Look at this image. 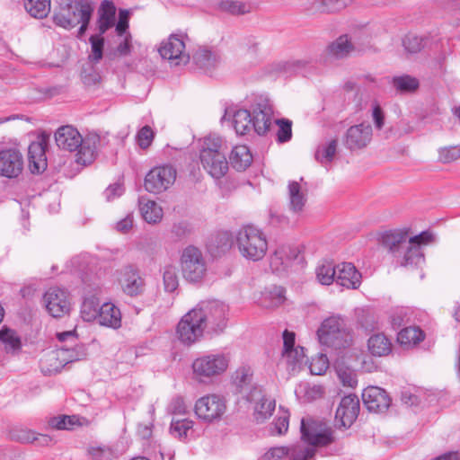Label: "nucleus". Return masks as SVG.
Here are the masks:
<instances>
[{
  "label": "nucleus",
  "mask_w": 460,
  "mask_h": 460,
  "mask_svg": "<svg viewBox=\"0 0 460 460\" xmlns=\"http://www.w3.org/2000/svg\"><path fill=\"white\" fill-rule=\"evenodd\" d=\"M433 234L423 231L420 234L409 237L407 232L388 231L381 238L382 245L393 255L394 261L405 268L421 267L425 262L421 245L433 241Z\"/></svg>",
  "instance_id": "obj_1"
},
{
  "label": "nucleus",
  "mask_w": 460,
  "mask_h": 460,
  "mask_svg": "<svg viewBox=\"0 0 460 460\" xmlns=\"http://www.w3.org/2000/svg\"><path fill=\"white\" fill-rule=\"evenodd\" d=\"M301 438L309 446L296 444L288 447V460H314L315 447H326L333 442L332 431L314 420H301Z\"/></svg>",
  "instance_id": "obj_2"
},
{
  "label": "nucleus",
  "mask_w": 460,
  "mask_h": 460,
  "mask_svg": "<svg viewBox=\"0 0 460 460\" xmlns=\"http://www.w3.org/2000/svg\"><path fill=\"white\" fill-rule=\"evenodd\" d=\"M235 242L242 256L252 261L263 259L268 250L264 233L254 226L248 225L240 228Z\"/></svg>",
  "instance_id": "obj_3"
},
{
  "label": "nucleus",
  "mask_w": 460,
  "mask_h": 460,
  "mask_svg": "<svg viewBox=\"0 0 460 460\" xmlns=\"http://www.w3.org/2000/svg\"><path fill=\"white\" fill-rule=\"evenodd\" d=\"M319 341L335 349L347 348L350 345L352 336L343 318L332 315L326 318L317 331Z\"/></svg>",
  "instance_id": "obj_4"
},
{
  "label": "nucleus",
  "mask_w": 460,
  "mask_h": 460,
  "mask_svg": "<svg viewBox=\"0 0 460 460\" xmlns=\"http://www.w3.org/2000/svg\"><path fill=\"white\" fill-rule=\"evenodd\" d=\"M180 264L183 279L192 284L201 283L208 272V261L202 251L195 245L186 246L181 254Z\"/></svg>",
  "instance_id": "obj_5"
},
{
  "label": "nucleus",
  "mask_w": 460,
  "mask_h": 460,
  "mask_svg": "<svg viewBox=\"0 0 460 460\" xmlns=\"http://www.w3.org/2000/svg\"><path fill=\"white\" fill-rule=\"evenodd\" d=\"M208 332L218 334L226 327L228 306L218 300L202 301L193 308Z\"/></svg>",
  "instance_id": "obj_6"
},
{
  "label": "nucleus",
  "mask_w": 460,
  "mask_h": 460,
  "mask_svg": "<svg viewBox=\"0 0 460 460\" xmlns=\"http://www.w3.org/2000/svg\"><path fill=\"white\" fill-rule=\"evenodd\" d=\"M93 6L89 0L68 1L54 13L53 21L56 25L70 30L80 23L84 14H93Z\"/></svg>",
  "instance_id": "obj_7"
},
{
  "label": "nucleus",
  "mask_w": 460,
  "mask_h": 460,
  "mask_svg": "<svg viewBox=\"0 0 460 460\" xmlns=\"http://www.w3.org/2000/svg\"><path fill=\"white\" fill-rule=\"evenodd\" d=\"M228 362L227 357L221 353L200 356L192 362L193 376L199 383H206L223 374L228 367Z\"/></svg>",
  "instance_id": "obj_8"
},
{
  "label": "nucleus",
  "mask_w": 460,
  "mask_h": 460,
  "mask_svg": "<svg viewBox=\"0 0 460 460\" xmlns=\"http://www.w3.org/2000/svg\"><path fill=\"white\" fill-rule=\"evenodd\" d=\"M205 330L202 318L191 309L178 323L176 336L183 345L191 346L202 339Z\"/></svg>",
  "instance_id": "obj_9"
},
{
  "label": "nucleus",
  "mask_w": 460,
  "mask_h": 460,
  "mask_svg": "<svg viewBox=\"0 0 460 460\" xmlns=\"http://www.w3.org/2000/svg\"><path fill=\"white\" fill-rule=\"evenodd\" d=\"M194 411L199 420L211 423L221 420L226 411V402L219 394H208L197 400Z\"/></svg>",
  "instance_id": "obj_10"
},
{
  "label": "nucleus",
  "mask_w": 460,
  "mask_h": 460,
  "mask_svg": "<svg viewBox=\"0 0 460 460\" xmlns=\"http://www.w3.org/2000/svg\"><path fill=\"white\" fill-rule=\"evenodd\" d=\"M176 175V169L172 165L156 166L146 175L144 187L150 193H161L174 183Z\"/></svg>",
  "instance_id": "obj_11"
},
{
  "label": "nucleus",
  "mask_w": 460,
  "mask_h": 460,
  "mask_svg": "<svg viewBox=\"0 0 460 460\" xmlns=\"http://www.w3.org/2000/svg\"><path fill=\"white\" fill-rule=\"evenodd\" d=\"M161 57L167 59L171 66L186 65L190 61V55L185 50L183 34H172L161 43L159 48Z\"/></svg>",
  "instance_id": "obj_12"
},
{
  "label": "nucleus",
  "mask_w": 460,
  "mask_h": 460,
  "mask_svg": "<svg viewBox=\"0 0 460 460\" xmlns=\"http://www.w3.org/2000/svg\"><path fill=\"white\" fill-rule=\"evenodd\" d=\"M24 167V158L17 147L0 150V176L7 179L18 178Z\"/></svg>",
  "instance_id": "obj_13"
},
{
  "label": "nucleus",
  "mask_w": 460,
  "mask_h": 460,
  "mask_svg": "<svg viewBox=\"0 0 460 460\" xmlns=\"http://www.w3.org/2000/svg\"><path fill=\"white\" fill-rule=\"evenodd\" d=\"M43 303L48 313L55 318L67 314L71 307L67 292L57 287L50 288L45 292Z\"/></svg>",
  "instance_id": "obj_14"
},
{
  "label": "nucleus",
  "mask_w": 460,
  "mask_h": 460,
  "mask_svg": "<svg viewBox=\"0 0 460 460\" xmlns=\"http://www.w3.org/2000/svg\"><path fill=\"white\" fill-rule=\"evenodd\" d=\"M49 135L41 133L28 147L29 167L32 173H40L47 168L46 149Z\"/></svg>",
  "instance_id": "obj_15"
},
{
  "label": "nucleus",
  "mask_w": 460,
  "mask_h": 460,
  "mask_svg": "<svg viewBox=\"0 0 460 460\" xmlns=\"http://www.w3.org/2000/svg\"><path fill=\"white\" fill-rule=\"evenodd\" d=\"M373 129L368 123L349 127L344 136V146L349 150L362 149L371 141Z\"/></svg>",
  "instance_id": "obj_16"
},
{
  "label": "nucleus",
  "mask_w": 460,
  "mask_h": 460,
  "mask_svg": "<svg viewBox=\"0 0 460 460\" xmlns=\"http://www.w3.org/2000/svg\"><path fill=\"white\" fill-rule=\"evenodd\" d=\"M199 158L203 168L215 179L222 178L228 171L225 152L214 153L210 149L200 150Z\"/></svg>",
  "instance_id": "obj_17"
},
{
  "label": "nucleus",
  "mask_w": 460,
  "mask_h": 460,
  "mask_svg": "<svg viewBox=\"0 0 460 460\" xmlns=\"http://www.w3.org/2000/svg\"><path fill=\"white\" fill-rule=\"evenodd\" d=\"M362 400L367 409L376 413L386 411L391 404V398L388 394L377 386H369L364 389Z\"/></svg>",
  "instance_id": "obj_18"
},
{
  "label": "nucleus",
  "mask_w": 460,
  "mask_h": 460,
  "mask_svg": "<svg viewBox=\"0 0 460 460\" xmlns=\"http://www.w3.org/2000/svg\"><path fill=\"white\" fill-rule=\"evenodd\" d=\"M359 412V400L355 394L344 396L336 410L335 419L345 428L350 427Z\"/></svg>",
  "instance_id": "obj_19"
},
{
  "label": "nucleus",
  "mask_w": 460,
  "mask_h": 460,
  "mask_svg": "<svg viewBox=\"0 0 460 460\" xmlns=\"http://www.w3.org/2000/svg\"><path fill=\"white\" fill-rule=\"evenodd\" d=\"M353 51H355V46L349 36L347 34L341 35L326 47L323 62L328 63L332 60L346 58Z\"/></svg>",
  "instance_id": "obj_20"
},
{
  "label": "nucleus",
  "mask_w": 460,
  "mask_h": 460,
  "mask_svg": "<svg viewBox=\"0 0 460 460\" xmlns=\"http://www.w3.org/2000/svg\"><path fill=\"white\" fill-rule=\"evenodd\" d=\"M252 128L260 136L265 135L272 121L273 111L271 106L264 102L258 103L252 110Z\"/></svg>",
  "instance_id": "obj_21"
},
{
  "label": "nucleus",
  "mask_w": 460,
  "mask_h": 460,
  "mask_svg": "<svg viewBox=\"0 0 460 460\" xmlns=\"http://www.w3.org/2000/svg\"><path fill=\"white\" fill-rule=\"evenodd\" d=\"M83 140L79 131L70 125L60 127L55 133L57 146L69 152L77 150Z\"/></svg>",
  "instance_id": "obj_22"
},
{
  "label": "nucleus",
  "mask_w": 460,
  "mask_h": 460,
  "mask_svg": "<svg viewBox=\"0 0 460 460\" xmlns=\"http://www.w3.org/2000/svg\"><path fill=\"white\" fill-rule=\"evenodd\" d=\"M336 283L347 288L356 289L361 283V274L350 262L337 265Z\"/></svg>",
  "instance_id": "obj_23"
},
{
  "label": "nucleus",
  "mask_w": 460,
  "mask_h": 460,
  "mask_svg": "<svg viewBox=\"0 0 460 460\" xmlns=\"http://www.w3.org/2000/svg\"><path fill=\"white\" fill-rule=\"evenodd\" d=\"M122 290L130 296L140 295L144 290V280L139 273L131 266H128L123 270L120 279Z\"/></svg>",
  "instance_id": "obj_24"
},
{
  "label": "nucleus",
  "mask_w": 460,
  "mask_h": 460,
  "mask_svg": "<svg viewBox=\"0 0 460 460\" xmlns=\"http://www.w3.org/2000/svg\"><path fill=\"white\" fill-rule=\"evenodd\" d=\"M230 120L237 135H246L252 128V114L247 110L232 111L226 109L222 120Z\"/></svg>",
  "instance_id": "obj_25"
},
{
  "label": "nucleus",
  "mask_w": 460,
  "mask_h": 460,
  "mask_svg": "<svg viewBox=\"0 0 460 460\" xmlns=\"http://www.w3.org/2000/svg\"><path fill=\"white\" fill-rule=\"evenodd\" d=\"M116 7L111 1L104 0L98 9L97 30L98 34L102 36L108 30L115 25Z\"/></svg>",
  "instance_id": "obj_26"
},
{
  "label": "nucleus",
  "mask_w": 460,
  "mask_h": 460,
  "mask_svg": "<svg viewBox=\"0 0 460 460\" xmlns=\"http://www.w3.org/2000/svg\"><path fill=\"white\" fill-rule=\"evenodd\" d=\"M97 323L100 325L118 329L121 325V314L119 309L112 303H104L101 305Z\"/></svg>",
  "instance_id": "obj_27"
},
{
  "label": "nucleus",
  "mask_w": 460,
  "mask_h": 460,
  "mask_svg": "<svg viewBox=\"0 0 460 460\" xmlns=\"http://www.w3.org/2000/svg\"><path fill=\"white\" fill-rule=\"evenodd\" d=\"M86 353L83 346H75L72 348L61 347L55 352L49 355V360H59L60 364L65 366L67 363L78 361L84 358Z\"/></svg>",
  "instance_id": "obj_28"
},
{
  "label": "nucleus",
  "mask_w": 460,
  "mask_h": 460,
  "mask_svg": "<svg viewBox=\"0 0 460 460\" xmlns=\"http://www.w3.org/2000/svg\"><path fill=\"white\" fill-rule=\"evenodd\" d=\"M299 251L296 248L289 246H281L274 252L270 257V267L273 270H280V267L283 269L288 266L290 261L296 260L298 256Z\"/></svg>",
  "instance_id": "obj_29"
},
{
  "label": "nucleus",
  "mask_w": 460,
  "mask_h": 460,
  "mask_svg": "<svg viewBox=\"0 0 460 460\" xmlns=\"http://www.w3.org/2000/svg\"><path fill=\"white\" fill-rule=\"evenodd\" d=\"M232 246V237L228 232H219L212 235L208 242V252L214 257L220 256Z\"/></svg>",
  "instance_id": "obj_30"
},
{
  "label": "nucleus",
  "mask_w": 460,
  "mask_h": 460,
  "mask_svg": "<svg viewBox=\"0 0 460 460\" xmlns=\"http://www.w3.org/2000/svg\"><path fill=\"white\" fill-rule=\"evenodd\" d=\"M230 164L239 172L246 170L252 162V155L246 146H236L229 156Z\"/></svg>",
  "instance_id": "obj_31"
},
{
  "label": "nucleus",
  "mask_w": 460,
  "mask_h": 460,
  "mask_svg": "<svg viewBox=\"0 0 460 460\" xmlns=\"http://www.w3.org/2000/svg\"><path fill=\"white\" fill-rule=\"evenodd\" d=\"M288 199L290 209L295 213H299L307 200L306 190H303L297 181H290L288 183Z\"/></svg>",
  "instance_id": "obj_32"
},
{
  "label": "nucleus",
  "mask_w": 460,
  "mask_h": 460,
  "mask_svg": "<svg viewBox=\"0 0 460 460\" xmlns=\"http://www.w3.org/2000/svg\"><path fill=\"white\" fill-rule=\"evenodd\" d=\"M139 209L145 221L149 224H156L163 217L162 208L155 201L144 197L139 199Z\"/></svg>",
  "instance_id": "obj_33"
},
{
  "label": "nucleus",
  "mask_w": 460,
  "mask_h": 460,
  "mask_svg": "<svg viewBox=\"0 0 460 460\" xmlns=\"http://www.w3.org/2000/svg\"><path fill=\"white\" fill-rule=\"evenodd\" d=\"M193 58L197 66L207 74L211 73L220 63L219 56L208 49H199Z\"/></svg>",
  "instance_id": "obj_34"
},
{
  "label": "nucleus",
  "mask_w": 460,
  "mask_h": 460,
  "mask_svg": "<svg viewBox=\"0 0 460 460\" xmlns=\"http://www.w3.org/2000/svg\"><path fill=\"white\" fill-rule=\"evenodd\" d=\"M367 346L370 353L374 356L383 357L392 351L391 341L382 333L372 335L368 339Z\"/></svg>",
  "instance_id": "obj_35"
},
{
  "label": "nucleus",
  "mask_w": 460,
  "mask_h": 460,
  "mask_svg": "<svg viewBox=\"0 0 460 460\" xmlns=\"http://www.w3.org/2000/svg\"><path fill=\"white\" fill-rule=\"evenodd\" d=\"M285 290L282 287L273 286L265 288L261 296V305L265 307H275L284 303Z\"/></svg>",
  "instance_id": "obj_36"
},
{
  "label": "nucleus",
  "mask_w": 460,
  "mask_h": 460,
  "mask_svg": "<svg viewBox=\"0 0 460 460\" xmlns=\"http://www.w3.org/2000/svg\"><path fill=\"white\" fill-rule=\"evenodd\" d=\"M76 154V163L82 165H87L93 162L96 155V145L94 138H85L79 146Z\"/></svg>",
  "instance_id": "obj_37"
},
{
  "label": "nucleus",
  "mask_w": 460,
  "mask_h": 460,
  "mask_svg": "<svg viewBox=\"0 0 460 460\" xmlns=\"http://www.w3.org/2000/svg\"><path fill=\"white\" fill-rule=\"evenodd\" d=\"M424 332L420 328L411 326L401 330L397 335V341L401 345L411 346L424 340Z\"/></svg>",
  "instance_id": "obj_38"
},
{
  "label": "nucleus",
  "mask_w": 460,
  "mask_h": 460,
  "mask_svg": "<svg viewBox=\"0 0 460 460\" xmlns=\"http://www.w3.org/2000/svg\"><path fill=\"white\" fill-rule=\"evenodd\" d=\"M24 8L31 17L43 19L50 12V0H25Z\"/></svg>",
  "instance_id": "obj_39"
},
{
  "label": "nucleus",
  "mask_w": 460,
  "mask_h": 460,
  "mask_svg": "<svg viewBox=\"0 0 460 460\" xmlns=\"http://www.w3.org/2000/svg\"><path fill=\"white\" fill-rule=\"evenodd\" d=\"M338 140L336 138L320 145L315 151V159L323 165L331 164L337 151Z\"/></svg>",
  "instance_id": "obj_40"
},
{
  "label": "nucleus",
  "mask_w": 460,
  "mask_h": 460,
  "mask_svg": "<svg viewBox=\"0 0 460 460\" xmlns=\"http://www.w3.org/2000/svg\"><path fill=\"white\" fill-rule=\"evenodd\" d=\"M0 341L5 345V351L7 353H15L22 347L21 339L13 330L7 327H3L0 330Z\"/></svg>",
  "instance_id": "obj_41"
},
{
  "label": "nucleus",
  "mask_w": 460,
  "mask_h": 460,
  "mask_svg": "<svg viewBox=\"0 0 460 460\" xmlns=\"http://www.w3.org/2000/svg\"><path fill=\"white\" fill-rule=\"evenodd\" d=\"M163 284L165 292L172 293L179 287L178 270L172 264L165 265L162 270Z\"/></svg>",
  "instance_id": "obj_42"
},
{
  "label": "nucleus",
  "mask_w": 460,
  "mask_h": 460,
  "mask_svg": "<svg viewBox=\"0 0 460 460\" xmlns=\"http://www.w3.org/2000/svg\"><path fill=\"white\" fill-rule=\"evenodd\" d=\"M392 84L396 91L402 93H412L420 86L419 80L409 75L394 76Z\"/></svg>",
  "instance_id": "obj_43"
},
{
  "label": "nucleus",
  "mask_w": 460,
  "mask_h": 460,
  "mask_svg": "<svg viewBox=\"0 0 460 460\" xmlns=\"http://www.w3.org/2000/svg\"><path fill=\"white\" fill-rule=\"evenodd\" d=\"M337 265L331 261H324L318 265L315 273L318 281L323 285H330L336 280Z\"/></svg>",
  "instance_id": "obj_44"
},
{
  "label": "nucleus",
  "mask_w": 460,
  "mask_h": 460,
  "mask_svg": "<svg viewBox=\"0 0 460 460\" xmlns=\"http://www.w3.org/2000/svg\"><path fill=\"white\" fill-rule=\"evenodd\" d=\"M275 401L261 397L254 408V418L257 422H264L275 410Z\"/></svg>",
  "instance_id": "obj_45"
},
{
  "label": "nucleus",
  "mask_w": 460,
  "mask_h": 460,
  "mask_svg": "<svg viewBox=\"0 0 460 460\" xmlns=\"http://www.w3.org/2000/svg\"><path fill=\"white\" fill-rule=\"evenodd\" d=\"M100 307L99 301L96 297L91 296L85 298L81 306L82 318L86 322H97Z\"/></svg>",
  "instance_id": "obj_46"
},
{
  "label": "nucleus",
  "mask_w": 460,
  "mask_h": 460,
  "mask_svg": "<svg viewBox=\"0 0 460 460\" xmlns=\"http://www.w3.org/2000/svg\"><path fill=\"white\" fill-rule=\"evenodd\" d=\"M193 421L188 419L173 418L171 423L170 431L172 435L179 438L187 437V433L192 429Z\"/></svg>",
  "instance_id": "obj_47"
},
{
  "label": "nucleus",
  "mask_w": 460,
  "mask_h": 460,
  "mask_svg": "<svg viewBox=\"0 0 460 460\" xmlns=\"http://www.w3.org/2000/svg\"><path fill=\"white\" fill-rule=\"evenodd\" d=\"M221 11L231 14H243L249 12V6L239 1L223 0L218 4Z\"/></svg>",
  "instance_id": "obj_48"
},
{
  "label": "nucleus",
  "mask_w": 460,
  "mask_h": 460,
  "mask_svg": "<svg viewBox=\"0 0 460 460\" xmlns=\"http://www.w3.org/2000/svg\"><path fill=\"white\" fill-rule=\"evenodd\" d=\"M91 460H113L115 454L108 446H92L88 448Z\"/></svg>",
  "instance_id": "obj_49"
},
{
  "label": "nucleus",
  "mask_w": 460,
  "mask_h": 460,
  "mask_svg": "<svg viewBox=\"0 0 460 460\" xmlns=\"http://www.w3.org/2000/svg\"><path fill=\"white\" fill-rule=\"evenodd\" d=\"M91 43V54L89 59L93 62H99L102 58L104 39L100 35H92L89 39Z\"/></svg>",
  "instance_id": "obj_50"
},
{
  "label": "nucleus",
  "mask_w": 460,
  "mask_h": 460,
  "mask_svg": "<svg viewBox=\"0 0 460 460\" xmlns=\"http://www.w3.org/2000/svg\"><path fill=\"white\" fill-rule=\"evenodd\" d=\"M276 124L279 126L277 133V139L279 143H285L292 137V122L287 119H276Z\"/></svg>",
  "instance_id": "obj_51"
},
{
  "label": "nucleus",
  "mask_w": 460,
  "mask_h": 460,
  "mask_svg": "<svg viewBox=\"0 0 460 460\" xmlns=\"http://www.w3.org/2000/svg\"><path fill=\"white\" fill-rule=\"evenodd\" d=\"M460 157V146H451L438 149V160L443 164H449Z\"/></svg>",
  "instance_id": "obj_52"
},
{
  "label": "nucleus",
  "mask_w": 460,
  "mask_h": 460,
  "mask_svg": "<svg viewBox=\"0 0 460 460\" xmlns=\"http://www.w3.org/2000/svg\"><path fill=\"white\" fill-rule=\"evenodd\" d=\"M313 67L312 58L296 59L287 63L286 70L294 73L306 74Z\"/></svg>",
  "instance_id": "obj_53"
},
{
  "label": "nucleus",
  "mask_w": 460,
  "mask_h": 460,
  "mask_svg": "<svg viewBox=\"0 0 460 460\" xmlns=\"http://www.w3.org/2000/svg\"><path fill=\"white\" fill-rule=\"evenodd\" d=\"M252 374L249 367H240L235 371L234 383L241 388L242 392H245L246 387L251 384Z\"/></svg>",
  "instance_id": "obj_54"
},
{
  "label": "nucleus",
  "mask_w": 460,
  "mask_h": 460,
  "mask_svg": "<svg viewBox=\"0 0 460 460\" xmlns=\"http://www.w3.org/2000/svg\"><path fill=\"white\" fill-rule=\"evenodd\" d=\"M78 421L79 419L75 415H63L61 417L53 418L49 423L51 427L57 429H71L74 426L78 424Z\"/></svg>",
  "instance_id": "obj_55"
},
{
  "label": "nucleus",
  "mask_w": 460,
  "mask_h": 460,
  "mask_svg": "<svg viewBox=\"0 0 460 460\" xmlns=\"http://www.w3.org/2000/svg\"><path fill=\"white\" fill-rule=\"evenodd\" d=\"M283 358L287 360L288 364L292 367V370H295L296 367H299L305 358L304 348L296 347L286 354H282Z\"/></svg>",
  "instance_id": "obj_56"
},
{
  "label": "nucleus",
  "mask_w": 460,
  "mask_h": 460,
  "mask_svg": "<svg viewBox=\"0 0 460 460\" xmlns=\"http://www.w3.org/2000/svg\"><path fill=\"white\" fill-rule=\"evenodd\" d=\"M329 367V360L326 355L320 354L312 358L309 368L313 375H323Z\"/></svg>",
  "instance_id": "obj_57"
},
{
  "label": "nucleus",
  "mask_w": 460,
  "mask_h": 460,
  "mask_svg": "<svg viewBox=\"0 0 460 460\" xmlns=\"http://www.w3.org/2000/svg\"><path fill=\"white\" fill-rule=\"evenodd\" d=\"M288 447H275L270 448L258 460H288Z\"/></svg>",
  "instance_id": "obj_58"
},
{
  "label": "nucleus",
  "mask_w": 460,
  "mask_h": 460,
  "mask_svg": "<svg viewBox=\"0 0 460 460\" xmlns=\"http://www.w3.org/2000/svg\"><path fill=\"white\" fill-rule=\"evenodd\" d=\"M402 44L408 52L417 53L423 48V40L415 34H408L402 40Z\"/></svg>",
  "instance_id": "obj_59"
},
{
  "label": "nucleus",
  "mask_w": 460,
  "mask_h": 460,
  "mask_svg": "<svg viewBox=\"0 0 460 460\" xmlns=\"http://www.w3.org/2000/svg\"><path fill=\"white\" fill-rule=\"evenodd\" d=\"M81 78L83 83L87 86L94 85L101 81L100 74L91 65L83 67Z\"/></svg>",
  "instance_id": "obj_60"
},
{
  "label": "nucleus",
  "mask_w": 460,
  "mask_h": 460,
  "mask_svg": "<svg viewBox=\"0 0 460 460\" xmlns=\"http://www.w3.org/2000/svg\"><path fill=\"white\" fill-rule=\"evenodd\" d=\"M210 149L214 153H221L223 150V139L217 135H209L204 138L201 150Z\"/></svg>",
  "instance_id": "obj_61"
},
{
  "label": "nucleus",
  "mask_w": 460,
  "mask_h": 460,
  "mask_svg": "<svg viewBox=\"0 0 460 460\" xmlns=\"http://www.w3.org/2000/svg\"><path fill=\"white\" fill-rule=\"evenodd\" d=\"M154 137V131L149 126L143 127L137 134V141L138 146L142 149L147 148L151 145Z\"/></svg>",
  "instance_id": "obj_62"
},
{
  "label": "nucleus",
  "mask_w": 460,
  "mask_h": 460,
  "mask_svg": "<svg viewBox=\"0 0 460 460\" xmlns=\"http://www.w3.org/2000/svg\"><path fill=\"white\" fill-rule=\"evenodd\" d=\"M349 4L348 0H321V12L334 13L344 9Z\"/></svg>",
  "instance_id": "obj_63"
},
{
  "label": "nucleus",
  "mask_w": 460,
  "mask_h": 460,
  "mask_svg": "<svg viewBox=\"0 0 460 460\" xmlns=\"http://www.w3.org/2000/svg\"><path fill=\"white\" fill-rule=\"evenodd\" d=\"M289 424V413L287 411H281V413L274 420V429L277 434L282 435L288 429Z\"/></svg>",
  "instance_id": "obj_64"
}]
</instances>
